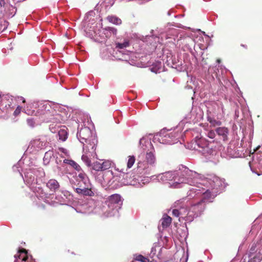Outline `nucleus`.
Returning a JSON list of instances; mask_svg holds the SVG:
<instances>
[{
	"instance_id": "1",
	"label": "nucleus",
	"mask_w": 262,
	"mask_h": 262,
	"mask_svg": "<svg viewBox=\"0 0 262 262\" xmlns=\"http://www.w3.org/2000/svg\"><path fill=\"white\" fill-rule=\"evenodd\" d=\"M193 187L188 192L187 198L176 201L172 215L179 217V221L192 222L204 210L206 203L212 202L222 186V181L216 176L202 178L195 181Z\"/></svg>"
},
{
	"instance_id": "2",
	"label": "nucleus",
	"mask_w": 262,
	"mask_h": 262,
	"mask_svg": "<svg viewBox=\"0 0 262 262\" xmlns=\"http://www.w3.org/2000/svg\"><path fill=\"white\" fill-rule=\"evenodd\" d=\"M200 177L195 171L189 169L187 167L182 165L179 170L167 171L158 174L157 177L159 182H168L171 187L180 188L184 184L190 185H194L195 181Z\"/></svg>"
},
{
	"instance_id": "3",
	"label": "nucleus",
	"mask_w": 262,
	"mask_h": 262,
	"mask_svg": "<svg viewBox=\"0 0 262 262\" xmlns=\"http://www.w3.org/2000/svg\"><path fill=\"white\" fill-rule=\"evenodd\" d=\"M57 106H53L49 102L36 103L29 104L24 109L25 113L28 115H35L41 118L43 121L60 123L63 121V117L56 110Z\"/></svg>"
},
{
	"instance_id": "4",
	"label": "nucleus",
	"mask_w": 262,
	"mask_h": 262,
	"mask_svg": "<svg viewBox=\"0 0 262 262\" xmlns=\"http://www.w3.org/2000/svg\"><path fill=\"white\" fill-rule=\"evenodd\" d=\"M45 172L41 168H31L27 170L25 173L24 181L30 189L35 193L37 197L45 199L47 194L41 187Z\"/></svg>"
},
{
	"instance_id": "5",
	"label": "nucleus",
	"mask_w": 262,
	"mask_h": 262,
	"mask_svg": "<svg viewBox=\"0 0 262 262\" xmlns=\"http://www.w3.org/2000/svg\"><path fill=\"white\" fill-rule=\"evenodd\" d=\"M143 137L140 140L139 144L141 148L146 151V161L139 162L138 164V170L141 174H149L155 166L156 157L154 155L155 149L151 142L148 140L144 141Z\"/></svg>"
},
{
	"instance_id": "6",
	"label": "nucleus",
	"mask_w": 262,
	"mask_h": 262,
	"mask_svg": "<svg viewBox=\"0 0 262 262\" xmlns=\"http://www.w3.org/2000/svg\"><path fill=\"white\" fill-rule=\"evenodd\" d=\"M70 183L76 192L84 196H94V192L91 188V184L86 174L83 172L75 173L70 179Z\"/></svg>"
},
{
	"instance_id": "7",
	"label": "nucleus",
	"mask_w": 262,
	"mask_h": 262,
	"mask_svg": "<svg viewBox=\"0 0 262 262\" xmlns=\"http://www.w3.org/2000/svg\"><path fill=\"white\" fill-rule=\"evenodd\" d=\"M104 207V214L106 217L114 216L122 204L121 196L118 194H113L108 197Z\"/></svg>"
},
{
	"instance_id": "8",
	"label": "nucleus",
	"mask_w": 262,
	"mask_h": 262,
	"mask_svg": "<svg viewBox=\"0 0 262 262\" xmlns=\"http://www.w3.org/2000/svg\"><path fill=\"white\" fill-rule=\"evenodd\" d=\"M179 137L177 132L162 129L154 136L153 141L164 144H173L178 142Z\"/></svg>"
},
{
	"instance_id": "9",
	"label": "nucleus",
	"mask_w": 262,
	"mask_h": 262,
	"mask_svg": "<svg viewBox=\"0 0 262 262\" xmlns=\"http://www.w3.org/2000/svg\"><path fill=\"white\" fill-rule=\"evenodd\" d=\"M77 137L82 144L92 140L91 145L93 147L91 148V150H92L91 152H93V148L96 144L97 137L95 131L91 130L88 127H82L80 129H78Z\"/></svg>"
},
{
	"instance_id": "10",
	"label": "nucleus",
	"mask_w": 262,
	"mask_h": 262,
	"mask_svg": "<svg viewBox=\"0 0 262 262\" xmlns=\"http://www.w3.org/2000/svg\"><path fill=\"white\" fill-rule=\"evenodd\" d=\"M92 140L88 141V142H85L83 144V155L81 157L82 160L85 163V164L88 166H90L91 165V161L90 159L91 158H97V154L96 152V149L97 148V145L98 143V140L96 138V143L94 147V151L93 152H91L92 150H91V148L93 147L91 145Z\"/></svg>"
},
{
	"instance_id": "11",
	"label": "nucleus",
	"mask_w": 262,
	"mask_h": 262,
	"mask_svg": "<svg viewBox=\"0 0 262 262\" xmlns=\"http://www.w3.org/2000/svg\"><path fill=\"white\" fill-rule=\"evenodd\" d=\"M194 149L202 152L205 156L213 155L215 154V150L212 148L210 144L203 138L199 139L194 141Z\"/></svg>"
},
{
	"instance_id": "12",
	"label": "nucleus",
	"mask_w": 262,
	"mask_h": 262,
	"mask_svg": "<svg viewBox=\"0 0 262 262\" xmlns=\"http://www.w3.org/2000/svg\"><path fill=\"white\" fill-rule=\"evenodd\" d=\"M47 144V141L43 138L33 140L30 143L28 150L30 152H35L44 148Z\"/></svg>"
},
{
	"instance_id": "13",
	"label": "nucleus",
	"mask_w": 262,
	"mask_h": 262,
	"mask_svg": "<svg viewBox=\"0 0 262 262\" xmlns=\"http://www.w3.org/2000/svg\"><path fill=\"white\" fill-rule=\"evenodd\" d=\"M116 48L118 49V53L119 54H121L122 56L121 57L120 55H117V57L119 59L122 60H127L128 59V54L124 53L123 51H120V50L124 49L129 46V41L127 39H125L124 40L122 43H120L119 42H116Z\"/></svg>"
},
{
	"instance_id": "14",
	"label": "nucleus",
	"mask_w": 262,
	"mask_h": 262,
	"mask_svg": "<svg viewBox=\"0 0 262 262\" xmlns=\"http://www.w3.org/2000/svg\"><path fill=\"white\" fill-rule=\"evenodd\" d=\"M117 33V30L114 27H107L102 29L99 31L98 34L99 36L103 39L110 38L112 36H116Z\"/></svg>"
},
{
	"instance_id": "15",
	"label": "nucleus",
	"mask_w": 262,
	"mask_h": 262,
	"mask_svg": "<svg viewBox=\"0 0 262 262\" xmlns=\"http://www.w3.org/2000/svg\"><path fill=\"white\" fill-rule=\"evenodd\" d=\"M117 177H115L112 171L107 170L104 172V181L103 182V187H109L112 186L117 180Z\"/></svg>"
},
{
	"instance_id": "16",
	"label": "nucleus",
	"mask_w": 262,
	"mask_h": 262,
	"mask_svg": "<svg viewBox=\"0 0 262 262\" xmlns=\"http://www.w3.org/2000/svg\"><path fill=\"white\" fill-rule=\"evenodd\" d=\"M19 255H15V261L14 262H26V260L28 258L27 251L26 249H21L18 251Z\"/></svg>"
},
{
	"instance_id": "17",
	"label": "nucleus",
	"mask_w": 262,
	"mask_h": 262,
	"mask_svg": "<svg viewBox=\"0 0 262 262\" xmlns=\"http://www.w3.org/2000/svg\"><path fill=\"white\" fill-rule=\"evenodd\" d=\"M256 246L253 245L249 250V257L251 259L249 262H260L262 259V254L259 252L255 256H253V254L255 252Z\"/></svg>"
},
{
	"instance_id": "18",
	"label": "nucleus",
	"mask_w": 262,
	"mask_h": 262,
	"mask_svg": "<svg viewBox=\"0 0 262 262\" xmlns=\"http://www.w3.org/2000/svg\"><path fill=\"white\" fill-rule=\"evenodd\" d=\"M69 195V192L68 191H62L60 192V194H58L56 196L55 198L59 203L63 204L67 202V199Z\"/></svg>"
},
{
	"instance_id": "19",
	"label": "nucleus",
	"mask_w": 262,
	"mask_h": 262,
	"mask_svg": "<svg viewBox=\"0 0 262 262\" xmlns=\"http://www.w3.org/2000/svg\"><path fill=\"white\" fill-rule=\"evenodd\" d=\"M47 187L51 191H56L59 188V184L55 179H51L46 184Z\"/></svg>"
},
{
	"instance_id": "20",
	"label": "nucleus",
	"mask_w": 262,
	"mask_h": 262,
	"mask_svg": "<svg viewBox=\"0 0 262 262\" xmlns=\"http://www.w3.org/2000/svg\"><path fill=\"white\" fill-rule=\"evenodd\" d=\"M216 132L219 136L222 137L224 140H227V137L229 133L228 129L225 127H219L216 129Z\"/></svg>"
},
{
	"instance_id": "21",
	"label": "nucleus",
	"mask_w": 262,
	"mask_h": 262,
	"mask_svg": "<svg viewBox=\"0 0 262 262\" xmlns=\"http://www.w3.org/2000/svg\"><path fill=\"white\" fill-rule=\"evenodd\" d=\"M63 163L64 164H67L73 167L75 170L77 171V173H79L80 172H83L80 166L75 161L72 160L64 159L63 160Z\"/></svg>"
},
{
	"instance_id": "22",
	"label": "nucleus",
	"mask_w": 262,
	"mask_h": 262,
	"mask_svg": "<svg viewBox=\"0 0 262 262\" xmlns=\"http://www.w3.org/2000/svg\"><path fill=\"white\" fill-rule=\"evenodd\" d=\"M53 156H56L55 155H54L53 150H49L48 151H47L45 153L43 159V163L45 165H48L51 159Z\"/></svg>"
},
{
	"instance_id": "23",
	"label": "nucleus",
	"mask_w": 262,
	"mask_h": 262,
	"mask_svg": "<svg viewBox=\"0 0 262 262\" xmlns=\"http://www.w3.org/2000/svg\"><path fill=\"white\" fill-rule=\"evenodd\" d=\"M13 100V98L12 97L7 96V100H5V102H4V104L2 105V103H1V105L0 106V107H2L3 109H4V107L6 108V110H11L12 108H13V106H12V102L11 101Z\"/></svg>"
},
{
	"instance_id": "24",
	"label": "nucleus",
	"mask_w": 262,
	"mask_h": 262,
	"mask_svg": "<svg viewBox=\"0 0 262 262\" xmlns=\"http://www.w3.org/2000/svg\"><path fill=\"white\" fill-rule=\"evenodd\" d=\"M161 225L163 228L168 227L171 223V218L168 216L165 215L161 220Z\"/></svg>"
},
{
	"instance_id": "25",
	"label": "nucleus",
	"mask_w": 262,
	"mask_h": 262,
	"mask_svg": "<svg viewBox=\"0 0 262 262\" xmlns=\"http://www.w3.org/2000/svg\"><path fill=\"white\" fill-rule=\"evenodd\" d=\"M59 139L62 141L66 140L68 137V132L66 128H60L58 132Z\"/></svg>"
},
{
	"instance_id": "26",
	"label": "nucleus",
	"mask_w": 262,
	"mask_h": 262,
	"mask_svg": "<svg viewBox=\"0 0 262 262\" xmlns=\"http://www.w3.org/2000/svg\"><path fill=\"white\" fill-rule=\"evenodd\" d=\"M104 171H98L95 172L94 174L95 180L102 186L104 181Z\"/></svg>"
},
{
	"instance_id": "27",
	"label": "nucleus",
	"mask_w": 262,
	"mask_h": 262,
	"mask_svg": "<svg viewBox=\"0 0 262 262\" xmlns=\"http://www.w3.org/2000/svg\"><path fill=\"white\" fill-rule=\"evenodd\" d=\"M107 20L109 22L117 25H119L122 23L121 19L115 16H108Z\"/></svg>"
},
{
	"instance_id": "28",
	"label": "nucleus",
	"mask_w": 262,
	"mask_h": 262,
	"mask_svg": "<svg viewBox=\"0 0 262 262\" xmlns=\"http://www.w3.org/2000/svg\"><path fill=\"white\" fill-rule=\"evenodd\" d=\"M58 155L62 158H64L65 156H69V153L66 149L63 148H59L58 151L55 154V156L57 158H58Z\"/></svg>"
},
{
	"instance_id": "29",
	"label": "nucleus",
	"mask_w": 262,
	"mask_h": 262,
	"mask_svg": "<svg viewBox=\"0 0 262 262\" xmlns=\"http://www.w3.org/2000/svg\"><path fill=\"white\" fill-rule=\"evenodd\" d=\"M113 163L110 160H105L101 163L102 171L108 169L112 165Z\"/></svg>"
},
{
	"instance_id": "30",
	"label": "nucleus",
	"mask_w": 262,
	"mask_h": 262,
	"mask_svg": "<svg viewBox=\"0 0 262 262\" xmlns=\"http://www.w3.org/2000/svg\"><path fill=\"white\" fill-rule=\"evenodd\" d=\"M207 120L213 126H220L222 124L221 121L217 120L215 119L212 118L211 117H208L207 118Z\"/></svg>"
},
{
	"instance_id": "31",
	"label": "nucleus",
	"mask_w": 262,
	"mask_h": 262,
	"mask_svg": "<svg viewBox=\"0 0 262 262\" xmlns=\"http://www.w3.org/2000/svg\"><path fill=\"white\" fill-rule=\"evenodd\" d=\"M92 168L96 172L103 171L102 169L101 163L99 162H94L92 164Z\"/></svg>"
},
{
	"instance_id": "32",
	"label": "nucleus",
	"mask_w": 262,
	"mask_h": 262,
	"mask_svg": "<svg viewBox=\"0 0 262 262\" xmlns=\"http://www.w3.org/2000/svg\"><path fill=\"white\" fill-rule=\"evenodd\" d=\"M135 162V157L134 156H129L128 157V161L127 163V168H130Z\"/></svg>"
},
{
	"instance_id": "33",
	"label": "nucleus",
	"mask_w": 262,
	"mask_h": 262,
	"mask_svg": "<svg viewBox=\"0 0 262 262\" xmlns=\"http://www.w3.org/2000/svg\"><path fill=\"white\" fill-rule=\"evenodd\" d=\"M213 103L215 104V105H216V106L218 107V110H220L222 111V115H224L225 114V109H224V105H223V103L221 101H218L217 102H213Z\"/></svg>"
},
{
	"instance_id": "34",
	"label": "nucleus",
	"mask_w": 262,
	"mask_h": 262,
	"mask_svg": "<svg viewBox=\"0 0 262 262\" xmlns=\"http://www.w3.org/2000/svg\"><path fill=\"white\" fill-rule=\"evenodd\" d=\"M135 259L141 262H149V259L148 258L140 254L137 255L135 258Z\"/></svg>"
},
{
	"instance_id": "35",
	"label": "nucleus",
	"mask_w": 262,
	"mask_h": 262,
	"mask_svg": "<svg viewBox=\"0 0 262 262\" xmlns=\"http://www.w3.org/2000/svg\"><path fill=\"white\" fill-rule=\"evenodd\" d=\"M27 124L28 125L31 127H33L35 126V121L34 120V119L33 118H28L27 119Z\"/></svg>"
},
{
	"instance_id": "36",
	"label": "nucleus",
	"mask_w": 262,
	"mask_h": 262,
	"mask_svg": "<svg viewBox=\"0 0 262 262\" xmlns=\"http://www.w3.org/2000/svg\"><path fill=\"white\" fill-rule=\"evenodd\" d=\"M7 96H1L0 95V106L1 105V103L2 105L4 104V102H5V100H7Z\"/></svg>"
},
{
	"instance_id": "37",
	"label": "nucleus",
	"mask_w": 262,
	"mask_h": 262,
	"mask_svg": "<svg viewBox=\"0 0 262 262\" xmlns=\"http://www.w3.org/2000/svg\"><path fill=\"white\" fill-rule=\"evenodd\" d=\"M140 182H139V185L141 186H142L143 185H144L145 184H147L149 182V179H141L140 180Z\"/></svg>"
},
{
	"instance_id": "38",
	"label": "nucleus",
	"mask_w": 262,
	"mask_h": 262,
	"mask_svg": "<svg viewBox=\"0 0 262 262\" xmlns=\"http://www.w3.org/2000/svg\"><path fill=\"white\" fill-rule=\"evenodd\" d=\"M215 133L213 130L208 132L207 134V136L211 139H213L215 137Z\"/></svg>"
},
{
	"instance_id": "39",
	"label": "nucleus",
	"mask_w": 262,
	"mask_h": 262,
	"mask_svg": "<svg viewBox=\"0 0 262 262\" xmlns=\"http://www.w3.org/2000/svg\"><path fill=\"white\" fill-rule=\"evenodd\" d=\"M20 111H21V107L19 106H17V108H16V110L14 112V113H13L14 115L17 116V115H18L20 113Z\"/></svg>"
},
{
	"instance_id": "40",
	"label": "nucleus",
	"mask_w": 262,
	"mask_h": 262,
	"mask_svg": "<svg viewBox=\"0 0 262 262\" xmlns=\"http://www.w3.org/2000/svg\"><path fill=\"white\" fill-rule=\"evenodd\" d=\"M188 40H189L190 42V46L192 47V46H194V47H195V42H194V41L191 39H188Z\"/></svg>"
},
{
	"instance_id": "41",
	"label": "nucleus",
	"mask_w": 262,
	"mask_h": 262,
	"mask_svg": "<svg viewBox=\"0 0 262 262\" xmlns=\"http://www.w3.org/2000/svg\"><path fill=\"white\" fill-rule=\"evenodd\" d=\"M156 248L152 247L151 249V254H152V255H154L156 254Z\"/></svg>"
},
{
	"instance_id": "42",
	"label": "nucleus",
	"mask_w": 262,
	"mask_h": 262,
	"mask_svg": "<svg viewBox=\"0 0 262 262\" xmlns=\"http://www.w3.org/2000/svg\"><path fill=\"white\" fill-rule=\"evenodd\" d=\"M5 5V0H0V6L1 7H4Z\"/></svg>"
},
{
	"instance_id": "43",
	"label": "nucleus",
	"mask_w": 262,
	"mask_h": 262,
	"mask_svg": "<svg viewBox=\"0 0 262 262\" xmlns=\"http://www.w3.org/2000/svg\"><path fill=\"white\" fill-rule=\"evenodd\" d=\"M53 124H51L50 125V129H51V132L53 133V132H55V130H53Z\"/></svg>"
},
{
	"instance_id": "44",
	"label": "nucleus",
	"mask_w": 262,
	"mask_h": 262,
	"mask_svg": "<svg viewBox=\"0 0 262 262\" xmlns=\"http://www.w3.org/2000/svg\"><path fill=\"white\" fill-rule=\"evenodd\" d=\"M129 184L130 185H136L135 182H129Z\"/></svg>"
},
{
	"instance_id": "45",
	"label": "nucleus",
	"mask_w": 262,
	"mask_h": 262,
	"mask_svg": "<svg viewBox=\"0 0 262 262\" xmlns=\"http://www.w3.org/2000/svg\"><path fill=\"white\" fill-rule=\"evenodd\" d=\"M183 124V122H181V123L179 124V127H180V126H181V125H182ZM179 128V127H177L178 129L179 130V128Z\"/></svg>"
},
{
	"instance_id": "46",
	"label": "nucleus",
	"mask_w": 262,
	"mask_h": 262,
	"mask_svg": "<svg viewBox=\"0 0 262 262\" xmlns=\"http://www.w3.org/2000/svg\"><path fill=\"white\" fill-rule=\"evenodd\" d=\"M21 99L23 100V102H25V100L24 99V98L23 97H20Z\"/></svg>"
},
{
	"instance_id": "47",
	"label": "nucleus",
	"mask_w": 262,
	"mask_h": 262,
	"mask_svg": "<svg viewBox=\"0 0 262 262\" xmlns=\"http://www.w3.org/2000/svg\"><path fill=\"white\" fill-rule=\"evenodd\" d=\"M158 66H159L160 67H161V62H158Z\"/></svg>"
},
{
	"instance_id": "48",
	"label": "nucleus",
	"mask_w": 262,
	"mask_h": 262,
	"mask_svg": "<svg viewBox=\"0 0 262 262\" xmlns=\"http://www.w3.org/2000/svg\"><path fill=\"white\" fill-rule=\"evenodd\" d=\"M220 62H221L220 59H217V62H218L219 63Z\"/></svg>"
},
{
	"instance_id": "49",
	"label": "nucleus",
	"mask_w": 262,
	"mask_h": 262,
	"mask_svg": "<svg viewBox=\"0 0 262 262\" xmlns=\"http://www.w3.org/2000/svg\"><path fill=\"white\" fill-rule=\"evenodd\" d=\"M203 34H204V35H205V36H206L208 37V35H207L205 34V33L204 32H203Z\"/></svg>"
},
{
	"instance_id": "50",
	"label": "nucleus",
	"mask_w": 262,
	"mask_h": 262,
	"mask_svg": "<svg viewBox=\"0 0 262 262\" xmlns=\"http://www.w3.org/2000/svg\"><path fill=\"white\" fill-rule=\"evenodd\" d=\"M120 171H121V172H123V173H124V172H124V171H123V169H122Z\"/></svg>"
},
{
	"instance_id": "51",
	"label": "nucleus",
	"mask_w": 262,
	"mask_h": 262,
	"mask_svg": "<svg viewBox=\"0 0 262 262\" xmlns=\"http://www.w3.org/2000/svg\"><path fill=\"white\" fill-rule=\"evenodd\" d=\"M168 15H170V12H169V11L168 12Z\"/></svg>"
}]
</instances>
